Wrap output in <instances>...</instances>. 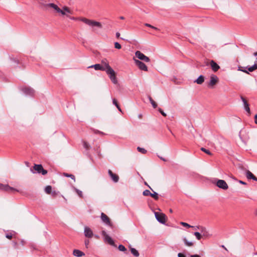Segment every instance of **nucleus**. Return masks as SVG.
Listing matches in <instances>:
<instances>
[{"instance_id": "1", "label": "nucleus", "mask_w": 257, "mask_h": 257, "mask_svg": "<svg viewBox=\"0 0 257 257\" xmlns=\"http://www.w3.org/2000/svg\"><path fill=\"white\" fill-rule=\"evenodd\" d=\"M37 2L40 4L41 6L45 7H50L53 8L54 10L56 11L58 13L61 14L63 16H66L67 13L72 14L73 12L70 10V9L66 6H64L63 7L62 10L60 9L57 5H55L53 3H49V0H36Z\"/></svg>"}, {"instance_id": "2", "label": "nucleus", "mask_w": 257, "mask_h": 257, "mask_svg": "<svg viewBox=\"0 0 257 257\" xmlns=\"http://www.w3.org/2000/svg\"><path fill=\"white\" fill-rule=\"evenodd\" d=\"M101 65L104 68V71L109 76L111 81L114 84L117 83V80L116 77L115 72L113 69L110 66L108 60L106 58L102 59L101 61Z\"/></svg>"}, {"instance_id": "3", "label": "nucleus", "mask_w": 257, "mask_h": 257, "mask_svg": "<svg viewBox=\"0 0 257 257\" xmlns=\"http://www.w3.org/2000/svg\"><path fill=\"white\" fill-rule=\"evenodd\" d=\"M71 20H78L82 22L86 25L90 26L91 27H98L99 28H102V26L101 24L99 22H97L92 20L88 19L84 17H78V18H75V17H71L70 18Z\"/></svg>"}, {"instance_id": "4", "label": "nucleus", "mask_w": 257, "mask_h": 257, "mask_svg": "<svg viewBox=\"0 0 257 257\" xmlns=\"http://www.w3.org/2000/svg\"><path fill=\"white\" fill-rule=\"evenodd\" d=\"M133 59L135 61V64L139 67L140 70L145 71H148V67L144 63L138 59H135V58H134Z\"/></svg>"}, {"instance_id": "5", "label": "nucleus", "mask_w": 257, "mask_h": 257, "mask_svg": "<svg viewBox=\"0 0 257 257\" xmlns=\"http://www.w3.org/2000/svg\"><path fill=\"white\" fill-rule=\"evenodd\" d=\"M135 55L136 57L141 60L144 61L146 62H149L150 61V58L140 51H137L135 53Z\"/></svg>"}, {"instance_id": "6", "label": "nucleus", "mask_w": 257, "mask_h": 257, "mask_svg": "<svg viewBox=\"0 0 257 257\" xmlns=\"http://www.w3.org/2000/svg\"><path fill=\"white\" fill-rule=\"evenodd\" d=\"M0 190L8 192H13L14 191L19 192V191L13 187H10L9 185H4L0 183Z\"/></svg>"}, {"instance_id": "7", "label": "nucleus", "mask_w": 257, "mask_h": 257, "mask_svg": "<svg viewBox=\"0 0 257 257\" xmlns=\"http://www.w3.org/2000/svg\"><path fill=\"white\" fill-rule=\"evenodd\" d=\"M218 82V78L215 75L212 74L210 76V81L208 83V87L213 88Z\"/></svg>"}, {"instance_id": "8", "label": "nucleus", "mask_w": 257, "mask_h": 257, "mask_svg": "<svg viewBox=\"0 0 257 257\" xmlns=\"http://www.w3.org/2000/svg\"><path fill=\"white\" fill-rule=\"evenodd\" d=\"M155 217L157 220L160 223L164 224L166 222V215L162 213L155 212Z\"/></svg>"}, {"instance_id": "9", "label": "nucleus", "mask_w": 257, "mask_h": 257, "mask_svg": "<svg viewBox=\"0 0 257 257\" xmlns=\"http://www.w3.org/2000/svg\"><path fill=\"white\" fill-rule=\"evenodd\" d=\"M216 185L223 190H227L228 188L227 184L223 180H218L216 183Z\"/></svg>"}, {"instance_id": "10", "label": "nucleus", "mask_w": 257, "mask_h": 257, "mask_svg": "<svg viewBox=\"0 0 257 257\" xmlns=\"http://www.w3.org/2000/svg\"><path fill=\"white\" fill-rule=\"evenodd\" d=\"M101 219L104 223L110 226L111 227H112V224L111 222L110 219L103 212L101 214Z\"/></svg>"}, {"instance_id": "11", "label": "nucleus", "mask_w": 257, "mask_h": 257, "mask_svg": "<svg viewBox=\"0 0 257 257\" xmlns=\"http://www.w3.org/2000/svg\"><path fill=\"white\" fill-rule=\"evenodd\" d=\"M34 169L37 171V173L45 175L47 174V171L43 169L42 165H36L34 166Z\"/></svg>"}, {"instance_id": "12", "label": "nucleus", "mask_w": 257, "mask_h": 257, "mask_svg": "<svg viewBox=\"0 0 257 257\" xmlns=\"http://www.w3.org/2000/svg\"><path fill=\"white\" fill-rule=\"evenodd\" d=\"M22 91L27 95L33 96L35 94V90L31 87L25 86L22 89Z\"/></svg>"}, {"instance_id": "13", "label": "nucleus", "mask_w": 257, "mask_h": 257, "mask_svg": "<svg viewBox=\"0 0 257 257\" xmlns=\"http://www.w3.org/2000/svg\"><path fill=\"white\" fill-rule=\"evenodd\" d=\"M102 235L104 237V240L105 241L107 242L109 244L115 246L114 242L112 238L106 233L105 231L103 230L102 231Z\"/></svg>"}, {"instance_id": "14", "label": "nucleus", "mask_w": 257, "mask_h": 257, "mask_svg": "<svg viewBox=\"0 0 257 257\" xmlns=\"http://www.w3.org/2000/svg\"><path fill=\"white\" fill-rule=\"evenodd\" d=\"M242 170L245 171L246 177L248 179H252L257 181V178L249 170H246L243 167H240Z\"/></svg>"}, {"instance_id": "15", "label": "nucleus", "mask_w": 257, "mask_h": 257, "mask_svg": "<svg viewBox=\"0 0 257 257\" xmlns=\"http://www.w3.org/2000/svg\"><path fill=\"white\" fill-rule=\"evenodd\" d=\"M241 99L242 100L243 103L244 109L249 114H250V110L249 107V104L248 103L247 100L242 96H241Z\"/></svg>"}, {"instance_id": "16", "label": "nucleus", "mask_w": 257, "mask_h": 257, "mask_svg": "<svg viewBox=\"0 0 257 257\" xmlns=\"http://www.w3.org/2000/svg\"><path fill=\"white\" fill-rule=\"evenodd\" d=\"M108 173L114 182L116 183L118 181L119 177L117 175L114 174L110 170H108Z\"/></svg>"}, {"instance_id": "17", "label": "nucleus", "mask_w": 257, "mask_h": 257, "mask_svg": "<svg viewBox=\"0 0 257 257\" xmlns=\"http://www.w3.org/2000/svg\"><path fill=\"white\" fill-rule=\"evenodd\" d=\"M84 235L87 237L91 238L93 236V232L90 228L86 226L84 228Z\"/></svg>"}, {"instance_id": "18", "label": "nucleus", "mask_w": 257, "mask_h": 257, "mask_svg": "<svg viewBox=\"0 0 257 257\" xmlns=\"http://www.w3.org/2000/svg\"><path fill=\"white\" fill-rule=\"evenodd\" d=\"M210 65L214 72H216L220 69V66L213 60L210 62Z\"/></svg>"}, {"instance_id": "19", "label": "nucleus", "mask_w": 257, "mask_h": 257, "mask_svg": "<svg viewBox=\"0 0 257 257\" xmlns=\"http://www.w3.org/2000/svg\"><path fill=\"white\" fill-rule=\"evenodd\" d=\"M94 68L95 70H101L104 71V68L102 67V65L100 64H96L88 67V68Z\"/></svg>"}, {"instance_id": "20", "label": "nucleus", "mask_w": 257, "mask_h": 257, "mask_svg": "<svg viewBox=\"0 0 257 257\" xmlns=\"http://www.w3.org/2000/svg\"><path fill=\"white\" fill-rule=\"evenodd\" d=\"M197 227L198 229H199L200 230L201 232L202 233L203 236H206L208 235V232L205 227L202 226H198V227Z\"/></svg>"}, {"instance_id": "21", "label": "nucleus", "mask_w": 257, "mask_h": 257, "mask_svg": "<svg viewBox=\"0 0 257 257\" xmlns=\"http://www.w3.org/2000/svg\"><path fill=\"white\" fill-rule=\"evenodd\" d=\"M73 254L77 257H81L83 255H84V253L80 250L78 249H74L73 251Z\"/></svg>"}, {"instance_id": "22", "label": "nucleus", "mask_w": 257, "mask_h": 257, "mask_svg": "<svg viewBox=\"0 0 257 257\" xmlns=\"http://www.w3.org/2000/svg\"><path fill=\"white\" fill-rule=\"evenodd\" d=\"M204 81V77L203 75H200L199 77L194 81V82L198 84H201Z\"/></svg>"}, {"instance_id": "23", "label": "nucleus", "mask_w": 257, "mask_h": 257, "mask_svg": "<svg viewBox=\"0 0 257 257\" xmlns=\"http://www.w3.org/2000/svg\"><path fill=\"white\" fill-rule=\"evenodd\" d=\"M183 240L186 245L188 246H192L193 245V243L188 241L186 237H184Z\"/></svg>"}, {"instance_id": "24", "label": "nucleus", "mask_w": 257, "mask_h": 257, "mask_svg": "<svg viewBox=\"0 0 257 257\" xmlns=\"http://www.w3.org/2000/svg\"><path fill=\"white\" fill-rule=\"evenodd\" d=\"M131 251L132 253L135 256L138 257L139 256V253L137 250L134 248H131Z\"/></svg>"}, {"instance_id": "25", "label": "nucleus", "mask_w": 257, "mask_h": 257, "mask_svg": "<svg viewBox=\"0 0 257 257\" xmlns=\"http://www.w3.org/2000/svg\"><path fill=\"white\" fill-rule=\"evenodd\" d=\"M152 191L153 192V193H151L150 196L152 197H153L154 199H155V200H158V199H159L158 194L157 193H156V192L154 191L153 190Z\"/></svg>"}, {"instance_id": "26", "label": "nucleus", "mask_w": 257, "mask_h": 257, "mask_svg": "<svg viewBox=\"0 0 257 257\" xmlns=\"http://www.w3.org/2000/svg\"><path fill=\"white\" fill-rule=\"evenodd\" d=\"M149 99L153 107L154 108H156L157 107V104L156 103V102L152 99V98L150 96L149 97Z\"/></svg>"}, {"instance_id": "27", "label": "nucleus", "mask_w": 257, "mask_h": 257, "mask_svg": "<svg viewBox=\"0 0 257 257\" xmlns=\"http://www.w3.org/2000/svg\"><path fill=\"white\" fill-rule=\"evenodd\" d=\"M51 190L52 187L50 185L47 186L45 188V191L48 194H50L51 193Z\"/></svg>"}, {"instance_id": "28", "label": "nucleus", "mask_w": 257, "mask_h": 257, "mask_svg": "<svg viewBox=\"0 0 257 257\" xmlns=\"http://www.w3.org/2000/svg\"><path fill=\"white\" fill-rule=\"evenodd\" d=\"M247 69H248V71L252 72L254 70L257 69V65L253 64L252 66L248 67Z\"/></svg>"}, {"instance_id": "29", "label": "nucleus", "mask_w": 257, "mask_h": 257, "mask_svg": "<svg viewBox=\"0 0 257 257\" xmlns=\"http://www.w3.org/2000/svg\"><path fill=\"white\" fill-rule=\"evenodd\" d=\"M63 175L67 177H70L72 179H73L74 181V182L75 181V177L74 175H73L72 174H68L66 173H64Z\"/></svg>"}, {"instance_id": "30", "label": "nucleus", "mask_w": 257, "mask_h": 257, "mask_svg": "<svg viewBox=\"0 0 257 257\" xmlns=\"http://www.w3.org/2000/svg\"><path fill=\"white\" fill-rule=\"evenodd\" d=\"M137 150L139 152H140L143 154H145L147 152V150H146L145 149L141 148L140 147H138L137 148Z\"/></svg>"}, {"instance_id": "31", "label": "nucleus", "mask_w": 257, "mask_h": 257, "mask_svg": "<svg viewBox=\"0 0 257 257\" xmlns=\"http://www.w3.org/2000/svg\"><path fill=\"white\" fill-rule=\"evenodd\" d=\"M201 150L210 156H211L212 155V154L210 152L209 150H207L204 148H201Z\"/></svg>"}, {"instance_id": "32", "label": "nucleus", "mask_w": 257, "mask_h": 257, "mask_svg": "<svg viewBox=\"0 0 257 257\" xmlns=\"http://www.w3.org/2000/svg\"><path fill=\"white\" fill-rule=\"evenodd\" d=\"M194 235L196 236L198 240H200L202 237V235L199 232H195L194 233Z\"/></svg>"}, {"instance_id": "33", "label": "nucleus", "mask_w": 257, "mask_h": 257, "mask_svg": "<svg viewBox=\"0 0 257 257\" xmlns=\"http://www.w3.org/2000/svg\"><path fill=\"white\" fill-rule=\"evenodd\" d=\"M118 249L120 250V251H126V248L124 247V246H123V245H119L118 247Z\"/></svg>"}, {"instance_id": "34", "label": "nucleus", "mask_w": 257, "mask_h": 257, "mask_svg": "<svg viewBox=\"0 0 257 257\" xmlns=\"http://www.w3.org/2000/svg\"><path fill=\"white\" fill-rule=\"evenodd\" d=\"M180 224L183 225V226L184 227H194V226H191L190 225H189V224L186 223V222H180Z\"/></svg>"}, {"instance_id": "35", "label": "nucleus", "mask_w": 257, "mask_h": 257, "mask_svg": "<svg viewBox=\"0 0 257 257\" xmlns=\"http://www.w3.org/2000/svg\"><path fill=\"white\" fill-rule=\"evenodd\" d=\"M145 26H146L147 27H150V28H151L152 29H154L155 30H159V29L157 28V27H154V26H152V25H150L149 24H148V23L145 24Z\"/></svg>"}, {"instance_id": "36", "label": "nucleus", "mask_w": 257, "mask_h": 257, "mask_svg": "<svg viewBox=\"0 0 257 257\" xmlns=\"http://www.w3.org/2000/svg\"><path fill=\"white\" fill-rule=\"evenodd\" d=\"M143 195L146 196H150L151 192L148 190H145L143 192Z\"/></svg>"}, {"instance_id": "37", "label": "nucleus", "mask_w": 257, "mask_h": 257, "mask_svg": "<svg viewBox=\"0 0 257 257\" xmlns=\"http://www.w3.org/2000/svg\"><path fill=\"white\" fill-rule=\"evenodd\" d=\"M83 147L84 148L86 149V150H89V148H90V146L89 145H88V144L85 142V141H83Z\"/></svg>"}, {"instance_id": "38", "label": "nucleus", "mask_w": 257, "mask_h": 257, "mask_svg": "<svg viewBox=\"0 0 257 257\" xmlns=\"http://www.w3.org/2000/svg\"><path fill=\"white\" fill-rule=\"evenodd\" d=\"M114 47L116 49H120L121 48V46L120 44H119L118 42H115L114 43Z\"/></svg>"}, {"instance_id": "39", "label": "nucleus", "mask_w": 257, "mask_h": 257, "mask_svg": "<svg viewBox=\"0 0 257 257\" xmlns=\"http://www.w3.org/2000/svg\"><path fill=\"white\" fill-rule=\"evenodd\" d=\"M76 192L77 193V194L79 195V197H80L81 198L83 197V194H82V192L81 191H80L78 189H76Z\"/></svg>"}, {"instance_id": "40", "label": "nucleus", "mask_w": 257, "mask_h": 257, "mask_svg": "<svg viewBox=\"0 0 257 257\" xmlns=\"http://www.w3.org/2000/svg\"><path fill=\"white\" fill-rule=\"evenodd\" d=\"M6 237L8 239H11L13 237V234L12 233H7L6 235Z\"/></svg>"}, {"instance_id": "41", "label": "nucleus", "mask_w": 257, "mask_h": 257, "mask_svg": "<svg viewBox=\"0 0 257 257\" xmlns=\"http://www.w3.org/2000/svg\"><path fill=\"white\" fill-rule=\"evenodd\" d=\"M159 111H160V112L164 116H166V114L162 110L161 108H159Z\"/></svg>"}, {"instance_id": "42", "label": "nucleus", "mask_w": 257, "mask_h": 257, "mask_svg": "<svg viewBox=\"0 0 257 257\" xmlns=\"http://www.w3.org/2000/svg\"><path fill=\"white\" fill-rule=\"evenodd\" d=\"M112 103H113V104L114 105H117V104H118V103H117V101L116 99H115V98H113V99H112Z\"/></svg>"}, {"instance_id": "43", "label": "nucleus", "mask_w": 257, "mask_h": 257, "mask_svg": "<svg viewBox=\"0 0 257 257\" xmlns=\"http://www.w3.org/2000/svg\"><path fill=\"white\" fill-rule=\"evenodd\" d=\"M178 257H186V256L182 253H179L178 254Z\"/></svg>"}, {"instance_id": "44", "label": "nucleus", "mask_w": 257, "mask_h": 257, "mask_svg": "<svg viewBox=\"0 0 257 257\" xmlns=\"http://www.w3.org/2000/svg\"><path fill=\"white\" fill-rule=\"evenodd\" d=\"M89 240L86 239L85 240V244L86 247H87V246H88V245L89 244Z\"/></svg>"}, {"instance_id": "45", "label": "nucleus", "mask_w": 257, "mask_h": 257, "mask_svg": "<svg viewBox=\"0 0 257 257\" xmlns=\"http://www.w3.org/2000/svg\"><path fill=\"white\" fill-rule=\"evenodd\" d=\"M13 243L14 244V247L15 248H17L18 243L16 241H13Z\"/></svg>"}, {"instance_id": "46", "label": "nucleus", "mask_w": 257, "mask_h": 257, "mask_svg": "<svg viewBox=\"0 0 257 257\" xmlns=\"http://www.w3.org/2000/svg\"><path fill=\"white\" fill-rule=\"evenodd\" d=\"M238 70H240V71H242V72H244L245 73L249 74V72L247 70L240 69L239 67V69Z\"/></svg>"}, {"instance_id": "47", "label": "nucleus", "mask_w": 257, "mask_h": 257, "mask_svg": "<svg viewBox=\"0 0 257 257\" xmlns=\"http://www.w3.org/2000/svg\"><path fill=\"white\" fill-rule=\"evenodd\" d=\"M190 257H201V256L198 254H193L191 255Z\"/></svg>"}, {"instance_id": "48", "label": "nucleus", "mask_w": 257, "mask_h": 257, "mask_svg": "<svg viewBox=\"0 0 257 257\" xmlns=\"http://www.w3.org/2000/svg\"><path fill=\"white\" fill-rule=\"evenodd\" d=\"M254 122L255 124H257V114L254 116Z\"/></svg>"}, {"instance_id": "49", "label": "nucleus", "mask_w": 257, "mask_h": 257, "mask_svg": "<svg viewBox=\"0 0 257 257\" xmlns=\"http://www.w3.org/2000/svg\"><path fill=\"white\" fill-rule=\"evenodd\" d=\"M158 157L162 160H163V161L164 162H166L167 161V160L162 157H160L159 156H158Z\"/></svg>"}, {"instance_id": "50", "label": "nucleus", "mask_w": 257, "mask_h": 257, "mask_svg": "<svg viewBox=\"0 0 257 257\" xmlns=\"http://www.w3.org/2000/svg\"><path fill=\"white\" fill-rule=\"evenodd\" d=\"M239 183L241 184H243V185H246V183L242 181H241V180H239Z\"/></svg>"}, {"instance_id": "51", "label": "nucleus", "mask_w": 257, "mask_h": 257, "mask_svg": "<svg viewBox=\"0 0 257 257\" xmlns=\"http://www.w3.org/2000/svg\"><path fill=\"white\" fill-rule=\"evenodd\" d=\"M116 37L117 38H119V37H120V33H118V32H117V33H116Z\"/></svg>"}, {"instance_id": "52", "label": "nucleus", "mask_w": 257, "mask_h": 257, "mask_svg": "<svg viewBox=\"0 0 257 257\" xmlns=\"http://www.w3.org/2000/svg\"><path fill=\"white\" fill-rule=\"evenodd\" d=\"M145 185H147L150 188V189L151 190H153V189L151 188V187L149 186L146 182H145Z\"/></svg>"}, {"instance_id": "53", "label": "nucleus", "mask_w": 257, "mask_h": 257, "mask_svg": "<svg viewBox=\"0 0 257 257\" xmlns=\"http://www.w3.org/2000/svg\"><path fill=\"white\" fill-rule=\"evenodd\" d=\"M119 19H121V20H124V18L123 16H121V17H119Z\"/></svg>"}, {"instance_id": "54", "label": "nucleus", "mask_w": 257, "mask_h": 257, "mask_svg": "<svg viewBox=\"0 0 257 257\" xmlns=\"http://www.w3.org/2000/svg\"><path fill=\"white\" fill-rule=\"evenodd\" d=\"M117 109H118V110L120 112H122L121 109L120 108V107H118V108H117Z\"/></svg>"}, {"instance_id": "55", "label": "nucleus", "mask_w": 257, "mask_h": 257, "mask_svg": "<svg viewBox=\"0 0 257 257\" xmlns=\"http://www.w3.org/2000/svg\"><path fill=\"white\" fill-rule=\"evenodd\" d=\"M254 64H256L257 65V58H256L255 59V62H254Z\"/></svg>"}, {"instance_id": "56", "label": "nucleus", "mask_w": 257, "mask_h": 257, "mask_svg": "<svg viewBox=\"0 0 257 257\" xmlns=\"http://www.w3.org/2000/svg\"><path fill=\"white\" fill-rule=\"evenodd\" d=\"M253 55H254V56H257V52H254V53H253Z\"/></svg>"}, {"instance_id": "57", "label": "nucleus", "mask_w": 257, "mask_h": 257, "mask_svg": "<svg viewBox=\"0 0 257 257\" xmlns=\"http://www.w3.org/2000/svg\"><path fill=\"white\" fill-rule=\"evenodd\" d=\"M115 106L117 108L119 107L120 106H119L118 104H117V105H115Z\"/></svg>"}, {"instance_id": "58", "label": "nucleus", "mask_w": 257, "mask_h": 257, "mask_svg": "<svg viewBox=\"0 0 257 257\" xmlns=\"http://www.w3.org/2000/svg\"><path fill=\"white\" fill-rule=\"evenodd\" d=\"M197 227V226H194V227L193 228H194V229L197 230V229H198Z\"/></svg>"}, {"instance_id": "59", "label": "nucleus", "mask_w": 257, "mask_h": 257, "mask_svg": "<svg viewBox=\"0 0 257 257\" xmlns=\"http://www.w3.org/2000/svg\"><path fill=\"white\" fill-rule=\"evenodd\" d=\"M170 212H172V210L171 209L170 210Z\"/></svg>"}]
</instances>
